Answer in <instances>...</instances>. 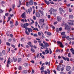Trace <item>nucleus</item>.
I'll list each match as a JSON object with an SVG mask.
<instances>
[{
  "label": "nucleus",
  "instance_id": "nucleus-39",
  "mask_svg": "<svg viewBox=\"0 0 74 74\" xmlns=\"http://www.w3.org/2000/svg\"><path fill=\"white\" fill-rule=\"evenodd\" d=\"M62 58L64 61H66V58L64 57L63 56L62 57Z\"/></svg>",
  "mask_w": 74,
  "mask_h": 74
},
{
  "label": "nucleus",
  "instance_id": "nucleus-49",
  "mask_svg": "<svg viewBox=\"0 0 74 74\" xmlns=\"http://www.w3.org/2000/svg\"><path fill=\"white\" fill-rule=\"evenodd\" d=\"M56 53H58V52H60V51L59 49H56Z\"/></svg>",
  "mask_w": 74,
  "mask_h": 74
},
{
  "label": "nucleus",
  "instance_id": "nucleus-12",
  "mask_svg": "<svg viewBox=\"0 0 74 74\" xmlns=\"http://www.w3.org/2000/svg\"><path fill=\"white\" fill-rule=\"evenodd\" d=\"M25 14H26V13L25 12H24L23 13V14H22V15H21V17H22L24 19H25V16L26 15Z\"/></svg>",
  "mask_w": 74,
  "mask_h": 74
},
{
  "label": "nucleus",
  "instance_id": "nucleus-32",
  "mask_svg": "<svg viewBox=\"0 0 74 74\" xmlns=\"http://www.w3.org/2000/svg\"><path fill=\"white\" fill-rule=\"evenodd\" d=\"M45 67V66H42V67L40 68V70H43L44 69Z\"/></svg>",
  "mask_w": 74,
  "mask_h": 74
},
{
  "label": "nucleus",
  "instance_id": "nucleus-43",
  "mask_svg": "<svg viewBox=\"0 0 74 74\" xmlns=\"http://www.w3.org/2000/svg\"><path fill=\"white\" fill-rule=\"evenodd\" d=\"M70 51L71 52H74V50L73 49V48H71L70 49Z\"/></svg>",
  "mask_w": 74,
  "mask_h": 74
},
{
  "label": "nucleus",
  "instance_id": "nucleus-16",
  "mask_svg": "<svg viewBox=\"0 0 74 74\" xmlns=\"http://www.w3.org/2000/svg\"><path fill=\"white\" fill-rule=\"evenodd\" d=\"M32 9L31 8H30L28 9V12H29V14H30L31 11H32Z\"/></svg>",
  "mask_w": 74,
  "mask_h": 74
},
{
  "label": "nucleus",
  "instance_id": "nucleus-51",
  "mask_svg": "<svg viewBox=\"0 0 74 74\" xmlns=\"http://www.w3.org/2000/svg\"><path fill=\"white\" fill-rule=\"evenodd\" d=\"M39 56V54L38 53H37L36 54V58H38Z\"/></svg>",
  "mask_w": 74,
  "mask_h": 74
},
{
  "label": "nucleus",
  "instance_id": "nucleus-3",
  "mask_svg": "<svg viewBox=\"0 0 74 74\" xmlns=\"http://www.w3.org/2000/svg\"><path fill=\"white\" fill-rule=\"evenodd\" d=\"M10 58L9 57L8 58V62H7V67L8 68L9 66V65L11 63V62L10 61Z\"/></svg>",
  "mask_w": 74,
  "mask_h": 74
},
{
  "label": "nucleus",
  "instance_id": "nucleus-9",
  "mask_svg": "<svg viewBox=\"0 0 74 74\" xmlns=\"http://www.w3.org/2000/svg\"><path fill=\"white\" fill-rule=\"evenodd\" d=\"M57 21L58 22H60V21H61L62 19V18L61 17L58 16H57Z\"/></svg>",
  "mask_w": 74,
  "mask_h": 74
},
{
  "label": "nucleus",
  "instance_id": "nucleus-17",
  "mask_svg": "<svg viewBox=\"0 0 74 74\" xmlns=\"http://www.w3.org/2000/svg\"><path fill=\"white\" fill-rule=\"evenodd\" d=\"M47 49L45 50V53H46V54H47L49 53V51L48 48H46Z\"/></svg>",
  "mask_w": 74,
  "mask_h": 74
},
{
  "label": "nucleus",
  "instance_id": "nucleus-57",
  "mask_svg": "<svg viewBox=\"0 0 74 74\" xmlns=\"http://www.w3.org/2000/svg\"><path fill=\"white\" fill-rule=\"evenodd\" d=\"M72 73V71L70 70L68 72L69 74H71Z\"/></svg>",
  "mask_w": 74,
  "mask_h": 74
},
{
  "label": "nucleus",
  "instance_id": "nucleus-19",
  "mask_svg": "<svg viewBox=\"0 0 74 74\" xmlns=\"http://www.w3.org/2000/svg\"><path fill=\"white\" fill-rule=\"evenodd\" d=\"M44 1H45V3L47 4V5H49L50 4V2L49 1H47L46 0H45Z\"/></svg>",
  "mask_w": 74,
  "mask_h": 74
},
{
  "label": "nucleus",
  "instance_id": "nucleus-58",
  "mask_svg": "<svg viewBox=\"0 0 74 74\" xmlns=\"http://www.w3.org/2000/svg\"><path fill=\"white\" fill-rule=\"evenodd\" d=\"M10 16L11 17V18L12 17V16H14V15L13 14H10Z\"/></svg>",
  "mask_w": 74,
  "mask_h": 74
},
{
  "label": "nucleus",
  "instance_id": "nucleus-26",
  "mask_svg": "<svg viewBox=\"0 0 74 74\" xmlns=\"http://www.w3.org/2000/svg\"><path fill=\"white\" fill-rule=\"evenodd\" d=\"M47 34L48 36H50L51 35V33L49 32H47Z\"/></svg>",
  "mask_w": 74,
  "mask_h": 74
},
{
  "label": "nucleus",
  "instance_id": "nucleus-41",
  "mask_svg": "<svg viewBox=\"0 0 74 74\" xmlns=\"http://www.w3.org/2000/svg\"><path fill=\"white\" fill-rule=\"evenodd\" d=\"M24 66H25V67H26L27 66H28V64L27 63H24Z\"/></svg>",
  "mask_w": 74,
  "mask_h": 74
},
{
  "label": "nucleus",
  "instance_id": "nucleus-61",
  "mask_svg": "<svg viewBox=\"0 0 74 74\" xmlns=\"http://www.w3.org/2000/svg\"><path fill=\"white\" fill-rule=\"evenodd\" d=\"M25 38H21V41H22L23 40H24Z\"/></svg>",
  "mask_w": 74,
  "mask_h": 74
},
{
  "label": "nucleus",
  "instance_id": "nucleus-33",
  "mask_svg": "<svg viewBox=\"0 0 74 74\" xmlns=\"http://www.w3.org/2000/svg\"><path fill=\"white\" fill-rule=\"evenodd\" d=\"M6 44L8 46H10L11 45V44L8 42H6Z\"/></svg>",
  "mask_w": 74,
  "mask_h": 74
},
{
  "label": "nucleus",
  "instance_id": "nucleus-38",
  "mask_svg": "<svg viewBox=\"0 0 74 74\" xmlns=\"http://www.w3.org/2000/svg\"><path fill=\"white\" fill-rule=\"evenodd\" d=\"M5 2H4V1H2L1 2L2 5L3 7V6H4L3 5H4L5 4Z\"/></svg>",
  "mask_w": 74,
  "mask_h": 74
},
{
  "label": "nucleus",
  "instance_id": "nucleus-34",
  "mask_svg": "<svg viewBox=\"0 0 74 74\" xmlns=\"http://www.w3.org/2000/svg\"><path fill=\"white\" fill-rule=\"evenodd\" d=\"M2 53L4 55H5L6 54L5 53V50H3L2 51Z\"/></svg>",
  "mask_w": 74,
  "mask_h": 74
},
{
  "label": "nucleus",
  "instance_id": "nucleus-2",
  "mask_svg": "<svg viewBox=\"0 0 74 74\" xmlns=\"http://www.w3.org/2000/svg\"><path fill=\"white\" fill-rule=\"evenodd\" d=\"M65 34V32H63L61 33V36H62V38L64 39L66 37V35Z\"/></svg>",
  "mask_w": 74,
  "mask_h": 74
},
{
  "label": "nucleus",
  "instance_id": "nucleus-25",
  "mask_svg": "<svg viewBox=\"0 0 74 74\" xmlns=\"http://www.w3.org/2000/svg\"><path fill=\"white\" fill-rule=\"evenodd\" d=\"M50 64V62H45V64L46 65H47L48 64V65H49Z\"/></svg>",
  "mask_w": 74,
  "mask_h": 74
},
{
  "label": "nucleus",
  "instance_id": "nucleus-6",
  "mask_svg": "<svg viewBox=\"0 0 74 74\" xmlns=\"http://www.w3.org/2000/svg\"><path fill=\"white\" fill-rule=\"evenodd\" d=\"M35 16L36 17L38 18H40V14L38 12H36L35 13Z\"/></svg>",
  "mask_w": 74,
  "mask_h": 74
},
{
  "label": "nucleus",
  "instance_id": "nucleus-48",
  "mask_svg": "<svg viewBox=\"0 0 74 74\" xmlns=\"http://www.w3.org/2000/svg\"><path fill=\"white\" fill-rule=\"evenodd\" d=\"M12 8H13V9H14L15 7V4L12 5Z\"/></svg>",
  "mask_w": 74,
  "mask_h": 74
},
{
  "label": "nucleus",
  "instance_id": "nucleus-29",
  "mask_svg": "<svg viewBox=\"0 0 74 74\" xmlns=\"http://www.w3.org/2000/svg\"><path fill=\"white\" fill-rule=\"evenodd\" d=\"M47 73L48 74H50L51 73V72L49 70V69H48L47 70Z\"/></svg>",
  "mask_w": 74,
  "mask_h": 74
},
{
  "label": "nucleus",
  "instance_id": "nucleus-52",
  "mask_svg": "<svg viewBox=\"0 0 74 74\" xmlns=\"http://www.w3.org/2000/svg\"><path fill=\"white\" fill-rule=\"evenodd\" d=\"M28 45H30L32 44V43L31 42H29L28 43H27Z\"/></svg>",
  "mask_w": 74,
  "mask_h": 74
},
{
  "label": "nucleus",
  "instance_id": "nucleus-36",
  "mask_svg": "<svg viewBox=\"0 0 74 74\" xmlns=\"http://www.w3.org/2000/svg\"><path fill=\"white\" fill-rule=\"evenodd\" d=\"M23 73H27V70H24L23 71Z\"/></svg>",
  "mask_w": 74,
  "mask_h": 74
},
{
  "label": "nucleus",
  "instance_id": "nucleus-37",
  "mask_svg": "<svg viewBox=\"0 0 74 74\" xmlns=\"http://www.w3.org/2000/svg\"><path fill=\"white\" fill-rule=\"evenodd\" d=\"M59 29L58 28H57L56 29V33H59Z\"/></svg>",
  "mask_w": 74,
  "mask_h": 74
},
{
  "label": "nucleus",
  "instance_id": "nucleus-55",
  "mask_svg": "<svg viewBox=\"0 0 74 74\" xmlns=\"http://www.w3.org/2000/svg\"><path fill=\"white\" fill-rule=\"evenodd\" d=\"M58 23V22L57 21L55 22L54 23L53 25H55L56 24H57Z\"/></svg>",
  "mask_w": 74,
  "mask_h": 74
},
{
  "label": "nucleus",
  "instance_id": "nucleus-59",
  "mask_svg": "<svg viewBox=\"0 0 74 74\" xmlns=\"http://www.w3.org/2000/svg\"><path fill=\"white\" fill-rule=\"evenodd\" d=\"M62 30V27H60L59 28V30L60 31H61Z\"/></svg>",
  "mask_w": 74,
  "mask_h": 74
},
{
  "label": "nucleus",
  "instance_id": "nucleus-21",
  "mask_svg": "<svg viewBox=\"0 0 74 74\" xmlns=\"http://www.w3.org/2000/svg\"><path fill=\"white\" fill-rule=\"evenodd\" d=\"M67 40H68L69 41H71V38H70V37L69 36H67L66 37Z\"/></svg>",
  "mask_w": 74,
  "mask_h": 74
},
{
  "label": "nucleus",
  "instance_id": "nucleus-22",
  "mask_svg": "<svg viewBox=\"0 0 74 74\" xmlns=\"http://www.w3.org/2000/svg\"><path fill=\"white\" fill-rule=\"evenodd\" d=\"M13 62H16L17 61V58H15L14 57H13Z\"/></svg>",
  "mask_w": 74,
  "mask_h": 74
},
{
  "label": "nucleus",
  "instance_id": "nucleus-10",
  "mask_svg": "<svg viewBox=\"0 0 74 74\" xmlns=\"http://www.w3.org/2000/svg\"><path fill=\"white\" fill-rule=\"evenodd\" d=\"M59 64L60 67H61V66L62 67V68L61 69V71H63L64 70V67H63L64 66L63 64H60V63H59Z\"/></svg>",
  "mask_w": 74,
  "mask_h": 74
},
{
  "label": "nucleus",
  "instance_id": "nucleus-62",
  "mask_svg": "<svg viewBox=\"0 0 74 74\" xmlns=\"http://www.w3.org/2000/svg\"><path fill=\"white\" fill-rule=\"evenodd\" d=\"M47 71L46 70H45L44 72V74H47Z\"/></svg>",
  "mask_w": 74,
  "mask_h": 74
},
{
  "label": "nucleus",
  "instance_id": "nucleus-14",
  "mask_svg": "<svg viewBox=\"0 0 74 74\" xmlns=\"http://www.w3.org/2000/svg\"><path fill=\"white\" fill-rule=\"evenodd\" d=\"M31 28H32V29H33V30H35V31L36 30L37 31H39L38 28H34V27L33 26H31Z\"/></svg>",
  "mask_w": 74,
  "mask_h": 74
},
{
  "label": "nucleus",
  "instance_id": "nucleus-20",
  "mask_svg": "<svg viewBox=\"0 0 74 74\" xmlns=\"http://www.w3.org/2000/svg\"><path fill=\"white\" fill-rule=\"evenodd\" d=\"M38 12H40V13L41 14V15H44V12L43 11H42L41 10H38Z\"/></svg>",
  "mask_w": 74,
  "mask_h": 74
},
{
  "label": "nucleus",
  "instance_id": "nucleus-1",
  "mask_svg": "<svg viewBox=\"0 0 74 74\" xmlns=\"http://www.w3.org/2000/svg\"><path fill=\"white\" fill-rule=\"evenodd\" d=\"M33 3L34 1L32 0H30V1H29V4H28V2H27V3H26V5H27V7H29V5H33Z\"/></svg>",
  "mask_w": 74,
  "mask_h": 74
},
{
  "label": "nucleus",
  "instance_id": "nucleus-4",
  "mask_svg": "<svg viewBox=\"0 0 74 74\" xmlns=\"http://www.w3.org/2000/svg\"><path fill=\"white\" fill-rule=\"evenodd\" d=\"M71 27H69V25H67L65 27V29H67L68 31H71Z\"/></svg>",
  "mask_w": 74,
  "mask_h": 74
},
{
  "label": "nucleus",
  "instance_id": "nucleus-54",
  "mask_svg": "<svg viewBox=\"0 0 74 74\" xmlns=\"http://www.w3.org/2000/svg\"><path fill=\"white\" fill-rule=\"evenodd\" d=\"M18 70H22V68L21 66H20L18 67Z\"/></svg>",
  "mask_w": 74,
  "mask_h": 74
},
{
  "label": "nucleus",
  "instance_id": "nucleus-15",
  "mask_svg": "<svg viewBox=\"0 0 74 74\" xmlns=\"http://www.w3.org/2000/svg\"><path fill=\"white\" fill-rule=\"evenodd\" d=\"M50 10L53 12H56V11L57 10V9H54L53 8H51L50 9Z\"/></svg>",
  "mask_w": 74,
  "mask_h": 74
},
{
  "label": "nucleus",
  "instance_id": "nucleus-13",
  "mask_svg": "<svg viewBox=\"0 0 74 74\" xmlns=\"http://www.w3.org/2000/svg\"><path fill=\"white\" fill-rule=\"evenodd\" d=\"M70 21L71 22H68L69 25H71V26L73 25L74 23L72 22L73 21L72 20H70Z\"/></svg>",
  "mask_w": 74,
  "mask_h": 74
},
{
  "label": "nucleus",
  "instance_id": "nucleus-50",
  "mask_svg": "<svg viewBox=\"0 0 74 74\" xmlns=\"http://www.w3.org/2000/svg\"><path fill=\"white\" fill-rule=\"evenodd\" d=\"M33 19H34V20H36V18L34 16H33Z\"/></svg>",
  "mask_w": 74,
  "mask_h": 74
},
{
  "label": "nucleus",
  "instance_id": "nucleus-28",
  "mask_svg": "<svg viewBox=\"0 0 74 74\" xmlns=\"http://www.w3.org/2000/svg\"><path fill=\"white\" fill-rule=\"evenodd\" d=\"M27 31V28H26V30H25V34H26L27 35H29V34Z\"/></svg>",
  "mask_w": 74,
  "mask_h": 74
},
{
  "label": "nucleus",
  "instance_id": "nucleus-8",
  "mask_svg": "<svg viewBox=\"0 0 74 74\" xmlns=\"http://www.w3.org/2000/svg\"><path fill=\"white\" fill-rule=\"evenodd\" d=\"M21 26L23 28H25V29H27V27L25 25V23H24V25L22 23H21Z\"/></svg>",
  "mask_w": 74,
  "mask_h": 74
},
{
  "label": "nucleus",
  "instance_id": "nucleus-63",
  "mask_svg": "<svg viewBox=\"0 0 74 74\" xmlns=\"http://www.w3.org/2000/svg\"><path fill=\"white\" fill-rule=\"evenodd\" d=\"M18 25V23L17 21H16V25L17 26Z\"/></svg>",
  "mask_w": 74,
  "mask_h": 74
},
{
  "label": "nucleus",
  "instance_id": "nucleus-27",
  "mask_svg": "<svg viewBox=\"0 0 74 74\" xmlns=\"http://www.w3.org/2000/svg\"><path fill=\"white\" fill-rule=\"evenodd\" d=\"M45 45L46 47H49V45H48L47 43H46Z\"/></svg>",
  "mask_w": 74,
  "mask_h": 74
},
{
  "label": "nucleus",
  "instance_id": "nucleus-31",
  "mask_svg": "<svg viewBox=\"0 0 74 74\" xmlns=\"http://www.w3.org/2000/svg\"><path fill=\"white\" fill-rule=\"evenodd\" d=\"M21 58H18L17 59V61H18V62H20L21 61Z\"/></svg>",
  "mask_w": 74,
  "mask_h": 74
},
{
  "label": "nucleus",
  "instance_id": "nucleus-7",
  "mask_svg": "<svg viewBox=\"0 0 74 74\" xmlns=\"http://www.w3.org/2000/svg\"><path fill=\"white\" fill-rule=\"evenodd\" d=\"M57 43L58 44H60V47L62 48H63L64 47V46L63 45L62 43L60 41H57Z\"/></svg>",
  "mask_w": 74,
  "mask_h": 74
},
{
  "label": "nucleus",
  "instance_id": "nucleus-30",
  "mask_svg": "<svg viewBox=\"0 0 74 74\" xmlns=\"http://www.w3.org/2000/svg\"><path fill=\"white\" fill-rule=\"evenodd\" d=\"M4 11V10H3L1 9H0V14H2Z\"/></svg>",
  "mask_w": 74,
  "mask_h": 74
},
{
  "label": "nucleus",
  "instance_id": "nucleus-53",
  "mask_svg": "<svg viewBox=\"0 0 74 74\" xmlns=\"http://www.w3.org/2000/svg\"><path fill=\"white\" fill-rule=\"evenodd\" d=\"M49 12L50 13V15H52V12L51 10H49Z\"/></svg>",
  "mask_w": 74,
  "mask_h": 74
},
{
  "label": "nucleus",
  "instance_id": "nucleus-46",
  "mask_svg": "<svg viewBox=\"0 0 74 74\" xmlns=\"http://www.w3.org/2000/svg\"><path fill=\"white\" fill-rule=\"evenodd\" d=\"M71 53H69L68 54V56L70 58L71 57Z\"/></svg>",
  "mask_w": 74,
  "mask_h": 74
},
{
  "label": "nucleus",
  "instance_id": "nucleus-60",
  "mask_svg": "<svg viewBox=\"0 0 74 74\" xmlns=\"http://www.w3.org/2000/svg\"><path fill=\"white\" fill-rule=\"evenodd\" d=\"M40 46L42 47L43 46V43H41L40 45Z\"/></svg>",
  "mask_w": 74,
  "mask_h": 74
},
{
  "label": "nucleus",
  "instance_id": "nucleus-40",
  "mask_svg": "<svg viewBox=\"0 0 74 74\" xmlns=\"http://www.w3.org/2000/svg\"><path fill=\"white\" fill-rule=\"evenodd\" d=\"M49 54H51L52 53V51L51 49H49Z\"/></svg>",
  "mask_w": 74,
  "mask_h": 74
},
{
  "label": "nucleus",
  "instance_id": "nucleus-5",
  "mask_svg": "<svg viewBox=\"0 0 74 74\" xmlns=\"http://www.w3.org/2000/svg\"><path fill=\"white\" fill-rule=\"evenodd\" d=\"M71 67L69 66H67L66 68V69L67 71H69L71 69Z\"/></svg>",
  "mask_w": 74,
  "mask_h": 74
},
{
  "label": "nucleus",
  "instance_id": "nucleus-24",
  "mask_svg": "<svg viewBox=\"0 0 74 74\" xmlns=\"http://www.w3.org/2000/svg\"><path fill=\"white\" fill-rule=\"evenodd\" d=\"M39 54H40V56H41V58L42 59H44L45 58L44 56H43L42 55V53H40Z\"/></svg>",
  "mask_w": 74,
  "mask_h": 74
},
{
  "label": "nucleus",
  "instance_id": "nucleus-42",
  "mask_svg": "<svg viewBox=\"0 0 74 74\" xmlns=\"http://www.w3.org/2000/svg\"><path fill=\"white\" fill-rule=\"evenodd\" d=\"M32 30V28H28V32H29V33H30V31Z\"/></svg>",
  "mask_w": 74,
  "mask_h": 74
},
{
  "label": "nucleus",
  "instance_id": "nucleus-44",
  "mask_svg": "<svg viewBox=\"0 0 74 74\" xmlns=\"http://www.w3.org/2000/svg\"><path fill=\"white\" fill-rule=\"evenodd\" d=\"M53 15L54 16L56 17V16L57 14L56 13H53Z\"/></svg>",
  "mask_w": 74,
  "mask_h": 74
},
{
  "label": "nucleus",
  "instance_id": "nucleus-35",
  "mask_svg": "<svg viewBox=\"0 0 74 74\" xmlns=\"http://www.w3.org/2000/svg\"><path fill=\"white\" fill-rule=\"evenodd\" d=\"M74 16L72 15H71L69 16V18H73Z\"/></svg>",
  "mask_w": 74,
  "mask_h": 74
},
{
  "label": "nucleus",
  "instance_id": "nucleus-64",
  "mask_svg": "<svg viewBox=\"0 0 74 74\" xmlns=\"http://www.w3.org/2000/svg\"><path fill=\"white\" fill-rule=\"evenodd\" d=\"M12 40L11 38H10V39H9V40H8V41L9 42H11L12 41Z\"/></svg>",
  "mask_w": 74,
  "mask_h": 74
},
{
  "label": "nucleus",
  "instance_id": "nucleus-56",
  "mask_svg": "<svg viewBox=\"0 0 74 74\" xmlns=\"http://www.w3.org/2000/svg\"><path fill=\"white\" fill-rule=\"evenodd\" d=\"M29 25V24L28 23H25V26H28Z\"/></svg>",
  "mask_w": 74,
  "mask_h": 74
},
{
  "label": "nucleus",
  "instance_id": "nucleus-18",
  "mask_svg": "<svg viewBox=\"0 0 74 74\" xmlns=\"http://www.w3.org/2000/svg\"><path fill=\"white\" fill-rule=\"evenodd\" d=\"M57 70L58 71H60V66L59 65H58L57 68H56Z\"/></svg>",
  "mask_w": 74,
  "mask_h": 74
},
{
  "label": "nucleus",
  "instance_id": "nucleus-23",
  "mask_svg": "<svg viewBox=\"0 0 74 74\" xmlns=\"http://www.w3.org/2000/svg\"><path fill=\"white\" fill-rule=\"evenodd\" d=\"M31 51L33 53H34L35 52V50L33 49V48H32L31 49Z\"/></svg>",
  "mask_w": 74,
  "mask_h": 74
},
{
  "label": "nucleus",
  "instance_id": "nucleus-45",
  "mask_svg": "<svg viewBox=\"0 0 74 74\" xmlns=\"http://www.w3.org/2000/svg\"><path fill=\"white\" fill-rule=\"evenodd\" d=\"M59 11H62V10H63V9L61 8H59Z\"/></svg>",
  "mask_w": 74,
  "mask_h": 74
},
{
  "label": "nucleus",
  "instance_id": "nucleus-11",
  "mask_svg": "<svg viewBox=\"0 0 74 74\" xmlns=\"http://www.w3.org/2000/svg\"><path fill=\"white\" fill-rule=\"evenodd\" d=\"M45 22V20L44 19H41L39 20V23L40 24H42V23H44Z\"/></svg>",
  "mask_w": 74,
  "mask_h": 74
},
{
  "label": "nucleus",
  "instance_id": "nucleus-47",
  "mask_svg": "<svg viewBox=\"0 0 74 74\" xmlns=\"http://www.w3.org/2000/svg\"><path fill=\"white\" fill-rule=\"evenodd\" d=\"M44 25L45 26L46 25V24H45V23H43V24H42V26L41 27L42 28H43L42 27H43V26Z\"/></svg>",
  "mask_w": 74,
  "mask_h": 74
}]
</instances>
